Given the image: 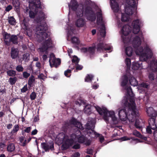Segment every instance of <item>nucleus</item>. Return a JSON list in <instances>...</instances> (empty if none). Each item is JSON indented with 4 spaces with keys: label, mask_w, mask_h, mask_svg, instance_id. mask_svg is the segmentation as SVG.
<instances>
[{
    "label": "nucleus",
    "mask_w": 157,
    "mask_h": 157,
    "mask_svg": "<svg viewBox=\"0 0 157 157\" xmlns=\"http://www.w3.org/2000/svg\"><path fill=\"white\" fill-rule=\"evenodd\" d=\"M125 57V63L126 64L125 70L126 73L122 77L121 86L122 88V92H125V96L122 101L121 105L124 108L121 109L118 112L119 118L123 121H125L128 119V113L126 108H128V52H124V57Z\"/></svg>",
    "instance_id": "f257e3e1"
},
{
    "label": "nucleus",
    "mask_w": 157,
    "mask_h": 157,
    "mask_svg": "<svg viewBox=\"0 0 157 157\" xmlns=\"http://www.w3.org/2000/svg\"><path fill=\"white\" fill-rule=\"evenodd\" d=\"M134 94L133 93L130 87H128V120L132 124H134L135 117L137 115L136 114V105L135 102Z\"/></svg>",
    "instance_id": "f03ea898"
},
{
    "label": "nucleus",
    "mask_w": 157,
    "mask_h": 157,
    "mask_svg": "<svg viewBox=\"0 0 157 157\" xmlns=\"http://www.w3.org/2000/svg\"><path fill=\"white\" fill-rule=\"evenodd\" d=\"M33 4V8L34 9V13L32 11L29 12V16L31 18H34L35 14H37L36 20L37 23H40L42 21H45L46 18L44 13L42 11H39V9L41 8V2L40 0H32L31 1Z\"/></svg>",
    "instance_id": "7ed1b4c3"
},
{
    "label": "nucleus",
    "mask_w": 157,
    "mask_h": 157,
    "mask_svg": "<svg viewBox=\"0 0 157 157\" xmlns=\"http://www.w3.org/2000/svg\"><path fill=\"white\" fill-rule=\"evenodd\" d=\"M86 15V19L91 21L94 22L96 19V15L92 8L89 6H86L85 8L84 11L83 6L82 8L78 9L76 11V14L78 17H82L83 13Z\"/></svg>",
    "instance_id": "20e7f679"
},
{
    "label": "nucleus",
    "mask_w": 157,
    "mask_h": 157,
    "mask_svg": "<svg viewBox=\"0 0 157 157\" xmlns=\"http://www.w3.org/2000/svg\"><path fill=\"white\" fill-rule=\"evenodd\" d=\"M48 29V26L45 22L41 23L40 25H38L36 26V33L40 41L48 37V34L46 32Z\"/></svg>",
    "instance_id": "39448f33"
},
{
    "label": "nucleus",
    "mask_w": 157,
    "mask_h": 157,
    "mask_svg": "<svg viewBox=\"0 0 157 157\" xmlns=\"http://www.w3.org/2000/svg\"><path fill=\"white\" fill-rule=\"evenodd\" d=\"M135 48L136 53L140 56V59L141 61H146L147 59L151 58L153 55L151 51L147 47L145 48L144 52L143 48L141 47Z\"/></svg>",
    "instance_id": "423d86ee"
},
{
    "label": "nucleus",
    "mask_w": 157,
    "mask_h": 157,
    "mask_svg": "<svg viewBox=\"0 0 157 157\" xmlns=\"http://www.w3.org/2000/svg\"><path fill=\"white\" fill-rule=\"evenodd\" d=\"M49 62L52 67H55L57 68L61 63L60 59H56L53 53H51L50 55Z\"/></svg>",
    "instance_id": "0eeeda50"
},
{
    "label": "nucleus",
    "mask_w": 157,
    "mask_h": 157,
    "mask_svg": "<svg viewBox=\"0 0 157 157\" xmlns=\"http://www.w3.org/2000/svg\"><path fill=\"white\" fill-rule=\"evenodd\" d=\"M52 41L50 38L46 40L42 44V46L39 49L41 52L46 51L48 49L52 48Z\"/></svg>",
    "instance_id": "6e6552de"
},
{
    "label": "nucleus",
    "mask_w": 157,
    "mask_h": 157,
    "mask_svg": "<svg viewBox=\"0 0 157 157\" xmlns=\"http://www.w3.org/2000/svg\"><path fill=\"white\" fill-rule=\"evenodd\" d=\"M96 109L100 115H104V119L105 121H108V111L106 108L102 107L101 108L99 107H96Z\"/></svg>",
    "instance_id": "1a4fd4ad"
},
{
    "label": "nucleus",
    "mask_w": 157,
    "mask_h": 157,
    "mask_svg": "<svg viewBox=\"0 0 157 157\" xmlns=\"http://www.w3.org/2000/svg\"><path fill=\"white\" fill-rule=\"evenodd\" d=\"M94 123L91 121H88L86 124V128L89 130H90L92 132V133H94L95 136L97 137H99L100 136V134L96 132L94 130ZM90 133H91V132H90Z\"/></svg>",
    "instance_id": "9d476101"
},
{
    "label": "nucleus",
    "mask_w": 157,
    "mask_h": 157,
    "mask_svg": "<svg viewBox=\"0 0 157 157\" xmlns=\"http://www.w3.org/2000/svg\"><path fill=\"white\" fill-rule=\"evenodd\" d=\"M78 142L81 144H84L87 146H89L91 144V141L90 139L84 136L81 135L79 136L77 139Z\"/></svg>",
    "instance_id": "9b49d317"
},
{
    "label": "nucleus",
    "mask_w": 157,
    "mask_h": 157,
    "mask_svg": "<svg viewBox=\"0 0 157 157\" xmlns=\"http://www.w3.org/2000/svg\"><path fill=\"white\" fill-rule=\"evenodd\" d=\"M74 142V140L72 138L67 139L65 140L62 144L63 149L66 150L69 148L73 145Z\"/></svg>",
    "instance_id": "f8f14e48"
},
{
    "label": "nucleus",
    "mask_w": 157,
    "mask_h": 157,
    "mask_svg": "<svg viewBox=\"0 0 157 157\" xmlns=\"http://www.w3.org/2000/svg\"><path fill=\"white\" fill-rule=\"evenodd\" d=\"M139 21L138 20L134 21L132 24L131 28H132V32L134 34H137L140 31Z\"/></svg>",
    "instance_id": "ddd939ff"
},
{
    "label": "nucleus",
    "mask_w": 157,
    "mask_h": 157,
    "mask_svg": "<svg viewBox=\"0 0 157 157\" xmlns=\"http://www.w3.org/2000/svg\"><path fill=\"white\" fill-rule=\"evenodd\" d=\"M135 4L134 0H128V15H131L133 14Z\"/></svg>",
    "instance_id": "4468645a"
},
{
    "label": "nucleus",
    "mask_w": 157,
    "mask_h": 157,
    "mask_svg": "<svg viewBox=\"0 0 157 157\" xmlns=\"http://www.w3.org/2000/svg\"><path fill=\"white\" fill-rule=\"evenodd\" d=\"M18 39L17 35H12L10 37L8 41H5V44L7 46H9L10 44V42L15 44H18Z\"/></svg>",
    "instance_id": "2eb2a0df"
},
{
    "label": "nucleus",
    "mask_w": 157,
    "mask_h": 157,
    "mask_svg": "<svg viewBox=\"0 0 157 157\" xmlns=\"http://www.w3.org/2000/svg\"><path fill=\"white\" fill-rule=\"evenodd\" d=\"M41 146L46 152L48 151L49 150L52 151L54 149V144L53 143H51L49 144L45 143H42Z\"/></svg>",
    "instance_id": "dca6fc26"
},
{
    "label": "nucleus",
    "mask_w": 157,
    "mask_h": 157,
    "mask_svg": "<svg viewBox=\"0 0 157 157\" xmlns=\"http://www.w3.org/2000/svg\"><path fill=\"white\" fill-rule=\"evenodd\" d=\"M68 6L74 11H76L78 6V4L76 0H71V3H68Z\"/></svg>",
    "instance_id": "f3484780"
},
{
    "label": "nucleus",
    "mask_w": 157,
    "mask_h": 157,
    "mask_svg": "<svg viewBox=\"0 0 157 157\" xmlns=\"http://www.w3.org/2000/svg\"><path fill=\"white\" fill-rule=\"evenodd\" d=\"M141 44L140 38L137 36L135 37L132 42V44L134 48H137Z\"/></svg>",
    "instance_id": "a211bd4d"
},
{
    "label": "nucleus",
    "mask_w": 157,
    "mask_h": 157,
    "mask_svg": "<svg viewBox=\"0 0 157 157\" xmlns=\"http://www.w3.org/2000/svg\"><path fill=\"white\" fill-rule=\"evenodd\" d=\"M147 112L148 116L151 117H155L157 115L156 112L151 107L147 109Z\"/></svg>",
    "instance_id": "6ab92c4d"
},
{
    "label": "nucleus",
    "mask_w": 157,
    "mask_h": 157,
    "mask_svg": "<svg viewBox=\"0 0 157 157\" xmlns=\"http://www.w3.org/2000/svg\"><path fill=\"white\" fill-rule=\"evenodd\" d=\"M19 51L18 49L15 48L14 47L11 48L10 52L11 57L12 59H15L18 56Z\"/></svg>",
    "instance_id": "aec40b11"
},
{
    "label": "nucleus",
    "mask_w": 157,
    "mask_h": 157,
    "mask_svg": "<svg viewBox=\"0 0 157 157\" xmlns=\"http://www.w3.org/2000/svg\"><path fill=\"white\" fill-rule=\"evenodd\" d=\"M29 18L24 17L21 23L22 26L24 29H29Z\"/></svg>",
    "instance_id": "412c9836"
},
{
    "label": "nucleus",
    "mask_w": 157,
    "mask_h": 157,
    "mask_svg": "<svg viewBox=\"0 0 157 157\" xmlns=\"http://www.w3.org/2000/svg\"><path fill=\"white\" fill-rule=\"evenodd\" d=\"M70 122L71 124L74 125L78 128L81 129L82 128V125L75 118H73L71 120Z\"/></svg>",
    "instance_id": "4be33fe9"
},
{
    "label": "nucleus",
    "mask_w": 157,
    "mask_h": 157,
    "mask_svg": "<svg viewBox=\"0 0 157 157\" xmlns=\"http://www.w3.org/2000/svg\"><path fill=\"white\" fill-rule=\"evenodd\" d=\"M86 24L85 19L82 18L78 19L75 22V25L78 27H83Z\"/></svg>",
    "instance_id": "5701e85b"
},
{
    "label": "nucleus",
    "mask_w": 157,
    "mask_h": 157,
    "mask_svg": "<svg viewBox=\"0 0 157 157\" xmlns=\"http://www.w3.org/2000/svg\"><path fill=\"white\" fill-rule=\"evenodd\" d=\"M128 0H126V3H127ZM128 8V6L126 4L125 6V13H122L121 14V20L122 22H127L128 21V12H126V10Z\"/></svg>",
    "instance_id": "b1692460"
},
{
    "label": "nucleus",
    "mask_w": 157,
    "mask_h": 157,
    "mask_svg": "<svg viewBox=\"0 0 157 157\" xmlns=\"http://www.w3.org/2000/svg\"><path fill=\"white\" fill-rule=\"evenodd\" d=\"M150 68L153 71H157V60H153L151 62Z\"/></svg>",
    "instance_id": "393cba45"
},
{
    "label": "nucleus",
    "mask_w": 157,
    "mask_h": 157,
    "mask_svg": "<svg viewBox=\"0 0 157 157\" xmlns=\"http://www.w3.org/2000/svg\"><path fill=\"white\" fill-rule=\"evenodd\" d=\"M149 126L152 129H155L157 128L155 124V119L154 118L151 117L149 121Z\"/></svg>",
    "instance_id": "a878e982"
},
{
    "label": "nucleus",
    "mask_w": 157,
    "mask_h": 157,
    "mask_svg": "<svg viewBox=\"0 0 157 157\" xmlns=\"http://www.w3.org/2000/svg\"><path fill=\"white\" fill-rule=\"evenodd\" d=\"M97 24H99L102 23L103 21V18L101 10H100V11L97 12Z\"/></svg>",
    "instance_id": "bb28decb"
},
{
    "label": "nucleus",
    "mask_w": 157,
    "mask_h": 157,
    "mask_svg": "<svg viewBox=\"0 0 157 157\" xmlns=\"http://www.w3.org/2000/svg\"><path fill=\"white\" fill-rule=\"evenodd\" d=\"M128 78L130 83L131 85L135 86L137 85L138 82L133 77L130 76Z\"/></svg>",
    "instance_id": "cd10ccee"
},
{
    "label": "nucleus",
    "mask_w": 157,
    "mask_h": 157,
    "mask_svg": "<svg viewBox=\"0 0 157 157\" xmlns=\"http://www.w3.org/2000/svg\"><path fill=\"white\" fill-rule=\"evenodd\" d=\"M13 6L17 11L19 10L20 8V3L18 0H13Z\"/></svg>",
    "instance_id": "c85d7f7f"
},
{
    "label": "nucleus",
    "mask_w": 157,
    "mask_h": 157,
    "mask_svg": "<svg viewBox=\"0 0 157 157\" xmlns=\"http://www.w3.org/2000/svg\"><path fill=\"white\" fill-rule=\"evenodd\" d=\"M96 47L97 51L101 52L104 50L105 45L103 43H99L97 44Z\"/></svg>",
    "instance_id": "c756f323"
},
{
    "label": "nucleus",
    "mask_w": 157,
    "mask_h": 157,
    "mask_svg": "<svg viewBox=\"0 0 157 157\" xmlns=\"http://www.w3.org/2000/svg\"><path fill=\"white\" fill-rule=\"evenodd\" d=\"M7 150L9 152L13 151L15 149L14 144L12 143H10L7 146Z\"/></svg>",
    "instance_id": "7c9ffc66"
},
{
    "label": "nucleus",
    "mask_w": 157,
    "mask_h": 157,
    "mask_svg": "<svg viewBox=\"0 0 157 157\" xmlns=\"http://www.w3.org/2000/svg\"><path fill=\"white\" fill-rule=\"evenodd\" d=\"M8 22L12 25H15L16 24V21L13 16L9 17Z\"/></svg>",
    "instance_id": "2f4dec72"
},
{
    "label": "nucleus",
    "mask_w": 157,
    "mask_h": 157,
    "mask_svg": "<svg viewBox=\"0 0 157 157\" xmlns=\"http://www.w3.org/2000/svg\"><path fill=\"white\" fill-rule=\"evenodd\" d=\"M71 40L72 43L77 46L80 43V41L79 39L75 36L72 38Z\"/></svg>",
    "instance_id": "473e14b6"
},
{
    "label": "nucleus",
    "mask_w": 157,
    "mask_h": 157,
    "mask_svg": "<svg viewBox=\"0 0 157 157\" xmlns=\"http://www.w3.org/2000/svg\"><path fill=\"white\" fill-rule=\"evenodd\" d=\"M35 81V77L33 75H31L29 77L28 82V85L30 87L32 86L33 83Z\"/></svg>",
    "instance_id": "72a5a7b5"
},
{
    "label": "nucleus",
    "mask_w": 157,
    "mask_h": 157,
    "mask_svg": "<svg viewBox=\"0 0 157 157\" xmlns=\"http://www.w3.org/2000/svg\"><path fill=\"white\" fill-rule=\"evenodd\" d=\"M30 54L29 53H26L22 56L23 60L25 62H28L29 60Z\"/></svg>",
    "instance_id": "f704fd0d"
},
{
    "label": "nucleus",
    "mask_w": 157,
    "mask_h": 157,
    "mask_svg": "<svg viewBox=\"0 0 157 157\" xmlns=\"http://www.w3.org/2000/svg\"><path fill=\"white\" fill-rule=\"evenodd\" d=\"M100 32L101 36L102 37H105L106 34L105 28L104 26H103L100 29Z\"/></svg>",
    "instance_id": "c9c22d12"
},
{
    "label": "nucleus",
    "mask_w": 157,
    "mask_h": 157,
    "mask_svg": "<svg viewBox=\"0 0 157 157\" xmlns=\"http://www.w3.org/2000/svg\"><path fill=\"white\" fill-rule=\"evenodd\" d=\"M85 113L90 114L91 113V106L90 105H86L84 109Z\"/></svg>",
    "instance_id": "e433bc0d"
},
{
    "label": "nucleus",
    "mask_w": 157,
    "mask_h": 157,
    "mask_svg": "<svg viewBox=\"0 0 157 157\" xmlns=\"http://www.w3.org/2000/svg\"><path fill=\"white\" fill-rule=\"evenodd\" d=\"M96 48L95 46L89 47L88 48V51L89 52L90 54L93 55L94 54Z\"/></svg>",
    "instance_id": "4c0bfd02"
},
{
    "label": "nucleus",
    "mask_w": 157,
    "mask_h": 157,
    "mask_svg": "<svg viewBox=\"0 0 157 157\" xmlns=\"http://www.w3.org/2000/svg\"><path fill=\"white\" fill-rule=\"evenodd\" d=\"M140 67V65L136 62L133 63L132 65L131 68L134 70H138Z\"/></svg>",
    "instance_id": "58836bf2"
},
{
    "label": "nucleus",
    "mask_w": 157,
    "mask_h": 157,
    "mask_svg": "<svg viewBox=\"0 0 157 157\" xmlns=\"http://www.w3.org/2000/svg\"><path fill=\"white\" fill-rule=\"evenodd\" d=\"M71 124L68 122H65V124L63 126L62 128L65 132L71 127Z\"/></svg>",
    "instance_id": "ea45409f"
},
{
    "label": "nucleus",
    "mask_w": 157,
    "mask_h": 157,
    "mask_svg": "<svg viewBox=\"0 0 157 157\" xmlns=\"http://www.w3.org/2000/svg\"><path fill=\"white\" fill-rule=\"evenodd\" d=\"M17 81V78L16 77L13 78H10L9 79V82L11 85L14 84Z\"/></svg>",
    "instance_id": "a19ab883"
},
{
    "label": "nucleus",
    "mask_w": 157,
    "mask_h": 157,
    "mask_svg": "<svg viewBox=\"0 0 157 157\" xmlns=\"http://www.w3.org/2000/svg\"><path fill=\"white\" fill-rule=\"evenodd\" d=\"M93 76L92 75H87L85 78V81L86 82H90L92 81Z\"/></svg>",
    "instance_id": "79ce46f5"
},
{
    "label": "nucleus",
    "mask_w": 157,
    "mask_h": 157,
    "mask_svg": "<svg viewBox=\"0 0 157 157\" xmlns=\"http://www.w3.org/2000/svg\"><path fill=\"white\" fill-rule=\"evenodd\" d=\"M8 75L10 76H13L16 75V71L13 70H9L7 71Z\"/></svg>",
    "instance_id": "37998d69"
},
{
    "label": "nucleus",
    "mask_w": 157,
    "mask_h": 157,
    "mask_svg": "<svg viewBox=\"0 0 157 157\" xmlns=\"http://www.w3.org/2000/svg\"><path fill=\"white\" fill-rule=\"evenodd\" d=\"M19 130V127L18 125L16 124L14 126V127L11 131V133L14 134L16 133Z\"/></svg>",
    "instance_id": "c03bdc74"
},
{
    "label": "nucleus",
    "mask_w": 157,
    "mask_h": 157,
    "mask_svg": "<svg viewBox=\"0 0 157 157\" xmlns=\"http://www.w3.org/2000/svg\"><path fill=\"white\" fill-rule=\"evenodd\" d=\"M11 35L10 34L6 32H5L3 35L4 38V42L5 43V41H8L7 40L9 38L10 39Z\"/></svg>",
    "instance_id": "a18cd8bd"
},
{
    "label": "nucleus",
    "mask_w": 157,
    "mask_h": 157,
    "mask_svg": "<svg viewBox=\"0 0 157 157\" xmlns=\"http://www.w3.org/2000/svg\"><path fill=\"white\" fill-rule=\"evenodd\" d=\"M71 73V71L70 69H68L65 71L64 72V75L67 77H70Z\"/></svg>",
    "instance_id": "49530a36"
},
{
    "label": "nucleus",
    "mask_w": 157,
    "mask_h": 157,
    "mask_svg": "<svg viewBox=\"0 0 157 157\" xmlns=\"http://www.w3.org/2000/svg\"><path fill=\"white\" fill-rule=\"evenodd\" d=\"M36 96V93L34 92H33L30 95V97L32 100H33L35 99Z\"/></svg>",
    "instance_id": "de8ad7c7"
},
{
    "label": "nucleus",
    "mask_w": 157,
    "mask_h": 157,
    "mask_svg": "<svg viewBox=\"0 0 157 157\" xmlns=\"http://www.w3.org/2000/svg\"><path fill=\"white\" fill-rule=\"evenodd\" d=\"M71 61L72 63H75L76 64H78L79 61V59L77 56H75L73 57Z\"/></svg>",
    "instance_id": "09e8293b"
},
{
    "label": "nucleus",
    "mask_w": 157,
    "mask_h": 157,
    "mask_svg": "<svg viewBox=\"0 0 157 157\" xmlns=\"http://www.w3.org/2000/svg\"><path fill=\"white\" fill-rule=\"evenodd\" d=\"M24 29L26 31V34L28 36L30 37L32 36V31L30 27L29 29Z\"/></svg>",
    "instance_id": "8fccbe9b"
},
{
    "label": "nucleus",
    "mask_w": 157,
    "mask_h": 157,
    "mask_svg": "<svg viewBox=\"0 0 157 157\" xmlns=\"http://www.w3.org/2000/svg\"><path fill=\"white\" fill-rule=\"evenodd\" d=\"M16 70L18 72H22L23 71L24 68L22 66L18 65L17 66Z\"/></svg>",
    "instance_id": "3c124183"
},
{
    "label": "nucleus",
    "mask_w": 157,
    "mask_h": 157,
    "mask_svg": "<svg viewBox=\"0 0 157 157\" xmlns=\"http://www.w3.org/2000/svg\"><path fill=\"white\" fill-rule=\"evenodd\" d=\"M139 121L138 119L135 120V122L134 124V126L137 128H140L141 127L139 126Z\"/></svg>",
    "instance_id": "603ef678"
},
{
    "label": "nucleus",
    "mask_w": 157,
    "mask_h": 157,
    "mask_svg": "<svg viewBox=\"0 0 157 157\" xmlns=\"http://www.w3.org/2000/svg\"><path fill=\"white\" fill-rule=\"evenodd\" d=\"M133 134L136 136H137V137H138L140 138H142V135L140 134V133L138 132V131H137L136 130H135L133 132Z\"/></svg>",
    "instance_id": "864d4df0"
},
{
    "label": "nucleus",
    "mask_w": 157,
    "mask_h": 157,
    "mask_svg": "<svg viewBox=\"0 0 157 157\" xmlns=\"http://www.w3.org/2000/svg\"><path fill=\"white\" fill-rule=\"evenodd\" d=\"M23 75L24 78H27L30 76V74L26 71H25L23 73Z\"/></svg>",
    "instance_id": "5fc2aeb1"
},
{
    "label": "nucleus",
    "mask_w": 157,
    "mask_h": 157,
    "mask_svg": "<svg viewBox=\"0 0 157 157\" xmlns=\"http://www.w3.org/2000/svg\"><path fill=\"white\" fill-rule=\"evenodd\" d=\"M112 120L113 122V123L115 124H117L118 123V121L117 118L115 116H113L111 117Z\"/></svg>",
    "instance_id": "6e6d98bb"
},
{
    "label": "nucleus",
    "mask_w": 157,
    "mask_h": 157,
    "mask_svg": "<svg viewBox=\"0 0 157 157\" xmlns=\"http://www.w3.org/2000/svg\"><path fill=\"white\" fill-rule=\"evenodd\" d=\"M80 145L77 143L74 144L72 147V148L74 149H79L80 148Z\"/></svg>",
    "instance_id": "4d7b16f0"
},
{
    "label": "nucleus",
    "mask_w": 157,
    "mask_h": 157,
    "mask_svg": "<svg viewBox=\"0 0 157 157\" xmlns=\"http://www.w3.org/2000/svg\"><path fill=\"white\" fill-rule=\"evenodd\" d=\"M28 88L27 85H25L21 89V92L22 93H25L28 90Z\"/></svg>",
    "instance_id": "13d9d810"
},
{
    "label": "nucleus",
    "mask_w": 157,
    "mask_h": 157,
    "mask_svg": "<svg viewBox=\"0 0 157 157\" xmlns=\"http://www.w3.org/2000/svg\"><path fill=\"white\" fill-rule=\"evenodd\" d=\"M76 65L77 66L76 68V70L77 71H78L81 70L83 68V67L82 66L78 64V63L76 64Z\"/></svg>",
    "instance_id": "bf43d9fd"
},
{
    "label": "nucleus",
    "mask_w": 157,
    "mask_h": 157,
    "mask_svg": "<svg viewBox=\"0 0 157 157\" xmlns=\"http://www.w3.org/2000/svg\"><path fill=\"white\" fill-rule=\"evenodd\" d=\"M108 113L109 115V117H111L115 115V113L113 111H108Z\"/></svg>",
    "instance_id": "052dcab7"
},
{
    "label": "nucleus",
    "mask_w": 157,
    "mask_h": 157,
    "mask_svg": "<svg viewBox=\"0 0 157 157\" xmlns=\"http://www.w3.org/2000/svg\"><path fill=\"white\" fill-rule=\"evenodd\" d=\"M93 152V150L90 148L87 149V153L88 154L92 155Z\"/></svg>",
    "instance_id": "680f3d73"
},
{
    "label": "nucleus",
    "mask_w": 157,
    "mask_h": 157,
    "mask_svg": "<svg viewBox=\"0 0 157 157\" xmlns=\"http://www.w3.org/2000/svg\"><path fill=\"white\" fill-rule=\"evenodd\" d=\"M12 9V7L11 5L8 6L6 8L5 10L7 12H9Z\"/></svg>",
    "instance_id": "e2e57ef3"
},
{
    "label": "nucleus",
    "mask_w": 157,
    "mask_h": 157,
    "mask_svg": "<svg viewBox=\"0 0 157 157\" xmlns=\"http://www.w3.org/2000/svg\"><path fill=\"white\" fill-rule=\"evenodd\" d=\"M31 127H29L26 128L25 129H24V131L25 132L29 133L31 131Z\"/></svg>",
    "instance_id": "0e129e2a"
},
{
    "label": "nucleus",
    "mask_w": 157,
    "mask_h": 157,
    "mask_svg": "<svg viewBox=\"0 0 157 157\" xmlns=\"http://www.w3.org/2000/svg\"><path fill=\"white\" fill-rule=\"evenodd\" d=\"M80 154L78 152H76L71 156V157H80Z\"/></svg>",
    "instance_id": "69168bd1"
},
{
    "label": "nucleus",
    "mask_w": 157,
    "mask_h": 157,
    "mask_svg": "<svg viewBox=\"0 0 157 157\" xmlns=\"http://www.w3.org/2000/svg\"><path fill=\"white\" fill-rule=\"evenodd\" d=\"M81 50L82 52L86 53L88 52V48H86L83 47L81 49Z\"/></svg>",
    "instance_id": "338daca9"
},
{
    "label": "nucleus",
    "mask_w": 157,
    "mask_h": 157,
    "mask_svg": "<svg viewBox=\"0 0 157 157\" xmlns=\"http://www.w3.org/2000/svg\"><path fill=\"white\" fill-rule=\"evenodd\" d=\"M140 86L141 87H145L148 88L149 86L146 83H143L140 84Z\"/></svg>",
    "instance_id": "774afa93"
}]
</instances>
